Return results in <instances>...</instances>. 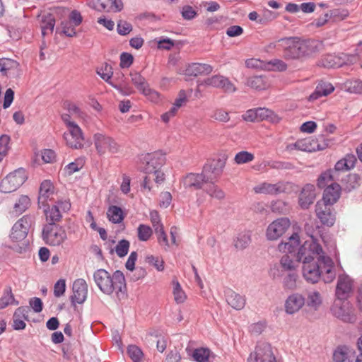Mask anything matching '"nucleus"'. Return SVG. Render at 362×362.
<instances>
[{
  "mask_svg": "<svg viewBox=\"0 0 362 362\" xmlns=\"http://www.w3.org/2000/svg\"><path fill=\"white\" fill-rule=\"evenodd\" d=\"M338 180H339V178L336 177L331 170H328L322 173L318 177L317 186L320 188H324L329 182Z\"/></svg>",
  "mask_w": 362,
  "mask_h": 362,
  "instance_id": "a19ab883",
  "label": "nucleus"
},
{
  "mask_svg": "<svg viewBox=\"0 0 362 362\" xmlns=\"http://www.w3.org/2000/svg\"><path fill=\"white\" fill-rule=\"evenodd\" d=\"M329 144V141L325 139L323 136H319L318 138L312 139L313 148H315V151H322L325 149Z\"/></svg>",
  "mask_w": 362,
  "mask_h": 362,
  "instance_id": "338daca9",
  "label": "nucleus"
},
{
  "mask_svg": "<svg viewBox=\"0 0 362 362\" xmlns=\"http://www.w3.org/2000/svg\"><path fill=\"white\" fill-rule=\"evenodd\" d=\"M30 205V199L26 195H22L19 197L17 202L15 203L12 214L18 216L23 213Z\"/></svg>",
  "mask_w": 362,
  "mask_h": 362,
  "instance_id": "f704fd0d",
  "label": "nucleus"
},
{
  "mask_svg": "<svg viewBox=\"0 0 362 362\" xmlns=\"http://www.w3.org/2000/svg\"><path fill=\"white\" fill-rule=\"evenodd\" d=\"M42 238L45 243L59 246L66 239V233L63 227L57 223H47L42 228Z\"/></svg>",
  "mask_w": 362,
  "mask_h": 362,
  "instance_id": "20e7f679",
  "label": "nucleus"
},
{
  "mask_svg": "<svg viewBox=\"0 0 362 362\" xmlns=\"http://www.w3.org/2000/svg\"><path fill=\"white\" fill-rule=\"evenodd\" d=\"M322 304V298L318 291L310 292L308 295L307 305L315 310H317Z\"/></svg>",
  "mask_w": 362,
  "mask_h": 362,
  "instance_id": "a18cd8bd",
  "label": "nucleus"
},
{
  "mask_svg": "<svg viewBox=\"0 0 362 362\" xmlns=\"http://www.w3.org/2000/svg\"><path fill=\"white\" fill-rule=\"evenodd\" d=\"M316 197L315 187L312 184H306L302 188L299 197L298 204L302 209H308L314 202Z\"/></svg>",
  "mask_w": 362,
  "mask_h": 362,
  "instance_id": "aec40b11",
  "label": "nucleus"
},
{
  "mask_svg": "<svg viewBox=\"0 0 362 362\" xmlns=\"http://www.w3.org/2000/svg\"><path fill=\"white\" fill-rule=\"evenodd\" d=\"M57 207V206L53 205L44 210L47 223H56L61 221L62 216Z\"/></svg>",
  "mask_w": 362,
  "mask_h": 362,
  "instance_id": "e433bc0d",
  "label": "nucleus"
},
{
  "mask_svg": "<svg viewBox=\"0 0 362 362\" xmlns=\"http://www.w3.org/2000/svg\"><path fill=\"white\" fill-rule=\"evenodd\" d=\"M297 262L293 260V259L288 255H284L280 259V264L281 267L286 271L295 270L297 267Z\"/></svg>",
  "mask_w": 362,
  "mask_h": 362,
  "instance_id": "052dcab7",
  "label": "nucleus"
},
{
  "mask_svg": "<svg viewBox=\"0 0 362 362\" xmlns=\"http://www.w3.org/2000/svg\"><path fill=\"white\" fill-rule=\"evenodd\" d=\"M173 295L177 303H182L186 299V295L177 281H173Z\"/></svg>",
  "mask_w": 362,
  "mask_h": 362,
  "instance_id": "e2e57ef3",
  "label": "nucleus"
},
{
  "mask_svg": "<svg viewBox=\"0 0 362 362\" xmlns=\"http://www.w3.org/2000/svg\"><path fill=\"white\" fill-rule=\"evenodd\" d=\"M247 85L255 90H262L267 88L269 83L266 76H254L247 78Z\"/></svg>",
  "mask_w": 362,
  "mask_h": 362,
  "instance_id": "7c9ffc66",
  "label": "nucleus"
},
{
  "mask_svg": "<svg viewBox=\"0 0 362 362\" xmlns=\"http://www.w3.org/2000/svg\"><path fill=\"white\" fill-rule=\"evenodd\" d=\"M209 178L202 173H189L182 180V184L185 189L194 188L199 189L202 188L203 183H208Z\"/></svg>",
  "mask_w": 362,
  "mask_h": 362,
  "instance_id": "5701e85b",
  "label": "nucleus"
},
{
  "mask_svg": "<svg viewBox=\"0 0 362 362\" xmlns=\"http://www.w3.org/2000/svg\"><path fill=\"white\" fill-rule=\"evenodd\" d=\"M108 220L113 223H120L124 218L122 209L117 206H110L107 211Z\"/></svg>",
  "mask_w": 362,
  "mask_h": 362,
  "instance_id": "72a5a7b5",
  "label": "nucleus"
},
{
  "mask_svg": "<svg viewBox=\"0 0 362 362\" xmlns=\"http://www.w3.org/2000/svg\"><path fill=\"white\" fill-rule=\"evenodd\" d=\"M302 270L303 278L309 283L315 284L320 278L324 281L325 270L321 261H305L303 263Z\"/></svg>",
  "mask_w": 362,
  "mask_h": 362,
  "instance_id": "6e6552de",
  "label": "nucleus"
},
{
  "mask_svg": "<svg viewBox=\"0 0 362 362\" xmlns=\"http://www.w3.org/2000/svg\"><path fill=\"white\" fill-rule=\"evenodd\" d=\"M334 90V86L330 83L320 82L316 86L314 92L310 95L308 100L309 101H314L322 96L328 95L333 92Z\"/></svg>",
  "mask_w": 362,
  "mask_h": 362,
  "instance_id": "c85d7f7f",
  "label": "nucleus"
},
{
  "mask_svg": "<svg viewBox=\"0 0 362 362\" xmlns=\"http://www.w3.org/2000/svg\"><path fill=\"white\" fill-rule=\"evenodd\" d=\"M346 90L353 93H362V81L358 79L347 80L344 83Z\"/></svg>",
  "mask_w": 362,
  "mask_h": 362,
  "instance_id": "de8ad7c7",
  "label": "nucleus"
},
{
  "mask_svg": "<svg viewBox=\"0 0 362 362\" xmlns=\"http://www.w3.org/2000/svg\"><path fill=\"white\" fill-rule=\"evenodd\" d=\"M93 142L96 151L100 156L106 153L114 154L119 151L120 146L115 139L103 133H95L93 135Z\"/></svg>",
  "mask_w": 362,
  "mask_h": 362,
  "instance_id": "423d86ee",
  "label": "nucleus"
},
{
  "mask_svg": "<svg viewBox=\"0 0 362 362\" xmlns=\"http://www.w3.org/2000/svg\"><path fill=\"white\" fill-rule=\"evenodd\" d=\"M289 185V182L284 181H279L274 184L264 182L255 186L254 191L257 194L276 195L285 192Z\"/></svg>",
  "mask_w": 362,
  "mask_h": 362,
  "instance_id": "dca6fc26",
  "label": "nucleus"
},
{
  "mask_svg": "<svg viewBox=\"0 0 362 362\" xmlns=\"http://www.w3.org/2000/svg\"><path fill=\"white\" fill-rule=\"evenodd\" d=\"M130 76L132 83L141 93L149 85L146 78L138 72L131 73Z\"/></svg>",
  "mask_w": 362,
  "mask_h": 362,
  "instance_id": "37998d69",
  "label": "nucleus"
},
{
  "mask_svg": "<svg viewBox=\"0 0 362 362\" xmlns=\"http://www.w3.org/2000/svg\"><path fill=\"white\" fill-rule=\"evenodd\" d=\"M299 244V235L297 233H293L291 237H289L287 242H281L279 243L278 245V249L280 252H288L289 253H292L295 251L296 247H297Z\"/></svg>",
  "mask_w": 362,
  "mask_h": 362,
  "instance_id": "2f4dec72",
  "label": "nucleus"
},
{
  "mask_svg": "<svg viewBox=\"0 0 362 362\" xmlns=\"http://www.w3.org/2000/svg\"><path fill=\"white\" fill-rule=\"evenodd\" d=\"M282 48L284 58L286 60L298 59L300 57V38L298 37H284L278 40Z\"/></svg>",
  "mask_w": 362,
  "mask_h": 362,
  "instance_id": "1a4fd4ad",
  "label": "nucleus"
},
{
  "mask_svg": "<svg viewBox=\"0 0 362 362\" xmlns=\"http://www.w3.org/2000/svg\"><path fill=\"white\" fill-rule=\"evenodd\" d=\"M132 30V25L131 23L125 21H119L117 25V33L121 35H127Z\"/></svg>",
  "mask_w": 362,
  "mask_h": 362,
  "instance_id": "774afa93",
  "label": "nucleus"
},
{
  "mask_svg": "<svg viewBox=\"0 0 362 362\" xmlns=\"http://www.w3.org/2000/svg\"><path fill=\"white\" fill-rule=\"evenodd\" d=\"M296 257L297 261L302 262V263L305 261H321L324 264L325 270L324 282L330 283L334 279L336 273L332 259L325 255L321 245L313 237L299 247Z\"/></svg>",
  "mask_w": 362,
  "mask_h": 362,
  "instance_id": "f257e3e1",
  "label": "nucleus"
},
{
  "mask_svg": "<svg viewBox=\"0 0 362 362\" xmlns=\"http://www.w3.org/2000/svg\"><path fill=\"white\" fill-rule=\"evenodd\" d=\"M218 88L222 89L225 93H232L236 91L237 88L228 78L222 76Z\"/></svg>",
  "mask_w": 362,
  "mask_h": 362,
  "instance_id": "680f3d73",
  "label": "nucleus"
},
{
  "mask_svg": "<svg viewBox=\"0 0 362 362\" xmlns=\"http://www.w3.org/2000/svg\"><path fill=\"white\" fill-rule=\"evenodd\" d=\"M165 163V156L162 152L156 151L148 153L143 158L141 170L146 174H153V176H155L154 182L160 184L165 180L164 173L160 170Z\"/></svg>",
  "mask_w": 362,
  "mask_h": 362,
  "instance_id": "7ed1b4c3",
  "label": "nucleus"
},
{
  "mask_svg": "<svg viewBox=\"0 0 362 362\" xmlns=\"http://www.w3.org/2000/svg\"><path fill=\"white\" fill-rule=\"evenodd\" d=\"M130 243L128 240L123 239L118 242L115 247V252L118 257H123L126 256L129 252Z\"/></svg>",
  "mask_w": 362,
  "mask_h": 362,
  "instance_id": "69168bd1",
  "label": "nucleus"
},
{
  "mask_svg": "<svg viewBox=\"0 0 362 362\" xmlns=\"http://www.w3.org/2000/svg\"><path fill=\"white\" fill-rule=\"evenodd\" d=\"M251 238L248 232L242 233L238 234L235 240V247L238 249H245L250 243Z\"/></svg>",
  "mask_w": 362,
  "mask_h": 362,
  "instance_id": "49530a36",
  "label": "nucleus"
},
{
  "mask_svg": "<svg viewBox=\"0 0 362 362\" xmlns=\"http://www.w3.org/2000/svg\"><path fill=\"white\" fill-rule=\"evenodd\" d=\"M331 311L334 316L344 322L354 323L356 320L355 309L347 300L336 299Z\"/></svg>",
  "mask_w": 362,
  "mask_h": 362,
  "instance_id": "39448f33",
  "label": "nucleus"
},
{
  "mask_svg": "<svg viewBox=\"0 0 362 362\" xmlns=\"http://www.w3.org/2000/svg\"><path fill=\"white\" fill-rule=\"evenodd\" d=\"M258 121L269 120L272 122H278L280 118L271 110L264 107H257Z\"/></svg>",
  "mask_w": 362,
  "mask_h": 362,
  "instance_id": "c9c22d12",
  "label": "nucleus"
},
{
  "mask_svg": "<svg viewBox=\"0 0 362 362\" xmlns=\"http://www.w3.org/2000/svg\"><path fill=\"white\" fill-rule=\"evenodd\" d=\"M300 57L310 56L322 48V43L316 40L308 39L301 40L300 38Z\"/></svg>",
  "mask_w": 362,
  "mask_h": 362,
  "instance_id": "393cba45",
  "label": "nucleus"
},
{
  "mask_svg": "<svg viewBox=\"0 0 362 362\" xmlns=\"http://www.w3.org/2000/svg\"><path fill=\"white\" fill-rule=\"evenodd\" d=\"M19 64L13 59L8 58L0 59V72L4 76H7L11 70H16Z\"/></svg>",
  "mask_w": 362,
  "mask_h": 362,
  "instance_id": "ea45409f",
  "label": "nucleus"
},
{
  "mask_svg": "<svg viewBox=\"0 0 362 362\" xmlns=\"http://www.w3.org/2000/svg\"><path fill=\"white\" fill-rule=\"evenodd\" d=\"M27 179L23 168H18L9 173L0 183V191L3 193H10L16 191Z\"/></svg>",
  "mask_w": 362,
  "mask_h": 362,
  "instance_id": "0eeeda50",
  "label": "nucleus"
},
{
  "mask_svg": "<svg viewBox=\"0 0 362 362\" xmlns=\"http://www.w3.org/2000/svg\"><path fill=\"white\" fill-rule=\"evenodd\" d=\"M66 145L72 148L78 149L83 146L84 137L78 125L71 126L64 133Z\"/></svg>",
  "mask_w": 362,
  "mask_h": 362,
  "instance_id": "2eb2a0df",
  "label": "nucleus"
},
{
  "mask_svg": "<svg viewBox=\"0 0 362 362\" xmlns=\"http://www.w3.org/2000/svg\"><path fill=\"white\" fill-rule=\"evenodd\" d=\"M138 238L141 241H147L153 234L152 228L144 224H140L137 228Z\"/></svg>",
  "mask_w": 362,
  "mask_h": 362,
  "instance_id": "6e6d98bb",
  "label": "nucleus"
},
{
  "mask_svg": "<svg viewBox=\"0 0 362 362\" xmlns=\"http://www.w3.org/2000/svg\"><path fill=\"white\" fill-rule=\"evenodd\" d=\"M210 117L216 121L224 123L230 120L229 113L221 108L214 110L210 115Z\"/></svg>",
  "mask_w": 362,
  "mask_h": 362,
  "instance_id": "864d4df0",
  "label": "nucleus"
},
{
  "mask_svg": "<svg viewBox=\"0 0 362 362\" xmlns=\"http://www.w3.org/2000/svg\"><path fill=\"white\" fill-rule=\"evenodd\" d=\"M33 217L31 216H24L19 219L13 226L10 238L13 242H23V246L27 245L25 239L27 237L28 230L33 223Z\"/></svg>",
  "mask_w": 362,
  "mask_h": 362,
  "instance_id": "9d476101",
  "label": "nucleus"
},
{
  "mask_svg": "<svg viewBox=\"0 0 362 362\" xmlns=\"http://www.w3.org/2000/svg\"><path fill=\"white\" fill-rule=\"evenodd\" d=\"M291 222L288 218H279L271 223L266 232V235L269 240H276L281 237L289 228Z\"/></svg>",
  "mask_w": 362,
  "mask_h": 362,
  "instance_id": "f8f14e48",
  "label": "nucleus"
},
{
  "mask_svg": "<svg viewBox=\"0 0 362 362\" xmlns=\"http://www.w3.org/2000/svg\"><path fill=\"white\" fill-rule=\"evenodd\" d=\"M213 71V67L208 64L192 63L185 69V74L189 76L208 75Z\"/></svg>",
  "mask_w": 362,
  "mask_h": 362,
  "instance_id": "cd10ccee",
  "label": "nucleus"
},
{
  "mask_svg": "<svg viewBox=\"0 0 362 362\" xmlns=\"http://www.w3.org/2000/svg\"><path fill=\"white\" fill-rule=\"evenodd\" d=\"M225 296L228 304L236 310L243 309L245 305L246 300L245 296L235 293L230 288L225 291Z\"/></svg>",
  "mask_w": 362,
  "mask_h": 362,
  "instance_id": "a878e982",
  "label": "nucleus"
},
{
  "mask_svg": "<svg viewBox=\"0 0 362 362\" xmlns=\"http://www.w3.org/2000/svg\"><path fill=\"white\" fill-rule=\"evenodd\" d=\"M298 275L295 272H291L283 280V286L285 289L295 290L297 288L296 281Z\"/></svg>",
  "mask_w": 362,
  "mask_h": 362,
  "instance_id": "5fc2aeb1",
  "label": "nucleus"
},
{
  "mask_svg": "<svg viewBox=\"0 0 362 362\" xmlns=\"http://www.w3.org/2000/svg\"><path fill=\"white\" fill-rule=\"evenodd\" d=\"M210 355V350L206 348H199L194 350L192 357L197 362H207Z\"/></svg>",
  "mask_w": 362,
  "mask_h": 362,
  "instance_id": "603ef678",
  "label": "nucleus"
},
{
  "mask_svg": "<svg viewBox=\"0 0 362 362\" xmlns=\"http://www.w3.org/2000/svg\"><path fill=\"white\" fill-rule=\"evenodd\" d=\"M93 279L98 288L105 295L115 293L118 299L124 298L127 293V284L124 274L115 271L110 274L104 269H99L93 274Z\"/></svg>",
  "mask_w": 362,
  "mask_h": 362,
  "instance_id": "f03ea898",
  "label": "nucleus"
},
{
  "mask_svg": "<svg viewBox=\"0 0 362 362\" xmlns=\"http://www.w3.org/2000/svg\"><path fill=\"white\" fill-rule=\"evenodd\" d=\"M353 56L341 53L339 54H329L325 55L320 60V64L325 68L337 69L344 65L352 63Z\"/></svg>",
  "mask_w": 362,
  "mask_h": 362,
  "instance_id": "ddd939ff",
  "label": "nucleus"
},
{
  "mask_svg": "<svg viewBox=\"0 0 362 362\" xmlns=\"http://www.w3.org/2000/svg\"><path fill=\"white\" fill-rule=\"evenodd\" d=\"M209 185L204 188V192L211 198L221 200L225 197V192L216 185L214 181L209 182Z\"/></svg>",
  "mask_w": 362,
  "mask_h": 362,
  "instance_id": "58836bf2",
  "label": "nucleus"
},
{
  "mask_svg": "<svg viewBox=\"0 0 362 362\" xmlns=\"http://www.w3.org/2000/svg\"><path fill=\"white\" fill-rule=\"evenodd\" d=\"M73 295L71 297L72 303H83L88 294V285L86 281L83 279H76L73 284Z\"/></svg>",
  "mask_w": 362,
  "mask_h": 362,
  "instance_id": "412c9836",
  "label": "nucleus"
},
{
  "mask_svg": "<svg viewBox=\"0 0 362 362\" xmlns=\"http://www.w3.org/2000/svg\"><path fill=\"white\" fill-rule=\"evenodd\" d=\"M96 72L107 83L110 82V78L113 76L112 67L107 63H105L100 68H98Z\"/></svg>",
  "mask_w": 362,
  "mask_h": 362,
  "instance_id": "c03bdc74",
  "label": "nucleus"
},
{
  "mask_svg": "<svg viewBox=\"0 0 362 362\" xmlns=\"http://www.w3.org/2000/svg\"><path fill=\"white\" fill-rule=\"evenodd\" d=\"M354 291V281L347 274H340L336 286L337 299L347 300Z\"/></svg>",
  "mask_w": 362,
  "mask_h": 362,
  "instance_id": "4468645a",
  "label": "nucleus"
},
{
  "mask_svg": "<svg viewBox=\"0 0 362 362\" xmlns=\"http://www.w3.org/2000/svg\"><path fill=\"white\" fill-rule=\"evenodd\" d=\"M112 76L113 79L110 78V82H109L108 84L117 90L121 94L128 95L133 92L132 88L129 85L127 78L122 71H116L115 75Z\"/></svg>",
  "mask_w": 362,
  "mask_h": 362,
  "instance_id": "6ab92c4d",
  "label": "nucleus"
},
{
  "mask_svg": "<svg viewBox=\"0 0 362 362\" xmlns=\"http://www.w3.org/2000/svg\"><path fill=\"white\" fill-rule=\"evenodd\" d=\"M341 187L337 182H332L327 188L325 189L322 200L319 202L332 206L340 197Z\"/></svg>",
  "mask_w": 362,
  "mask_h": 362,
  "instance_id": "b1692460",
  "label": "nucleus"
},
{
  "mask_svg": "<svg viewBox=\"0 0 362 362\" xmlns=\"http://www.w3.org/2000/svg\"><path fill=\"white\" fill-rule=\"evenodd\" d=\"M11 138L7 134H2L0 136V162H1L4 158L7 155L9 149V142Z\"/></svg>",
  "mask_w": 362,
  "mask_h": 362,
  "instance_id": "bf43d9fd",
  "label": "nucleus"
},
{
  "mask_svg": "<svg viewBox=\"0 0 362 362\" xmlns=\"http://www.w3.org/2000/svg\"><path fill=\"white\" fill-rule=\"evenodd\" d=\"M305 298L299 293H293L289 295L285 300V312L288 315L298 313L305 305Z\"/></svg>",
  "mask_w": 362,
  "mask_h": 362,
  "instance_id": "a211bd4d",
  "label": "nucleus"
},
{
  "mask_svg": "<svg viewBox=\"0 0 362 362\" xmlns=\"http://www.w3.org/2000/svg\"><path fill=\"white\" fill-rule=\"evenodd\" d=\"M315 213L322 225L331 227L334 224L336 218L332 206L317 202Z\"/></svg>",
  "mask_w": 362,
  "mask_h": 362,
  "instance_id": "f3484780",
  "label": "nucleus"
},
{
  "mask_svg": "<svg viewBox=\"0 0 362 362\" xmlns=\"http://www.w3.org/2000/svg\"><path fill=\"white\" fill-rule=\"evenodd\" d=\"M15 303L18 304V302H15L14 296L12 293L11 287H7L4 292L3 296L0 298V310L4 309L8 305Z\"/></svg>",
  "mask_w": 362,
  "mask_h": 362,
  "instance_id": "79ce46f5",
  "label": "nucleus"
},
{
  "mask_svg": "<svg viewBox=\"0 0 362 362\" xmlns=\"http://www.w3.org/2000/svg\"><path fill=\"white\" fill-rule=\"evenodd\" d=\"M54 193V186L49 180H44L40 187L38 203L45 206L46 203Z\"/></svg>",
  "mask_w": 362,
  "mask_h": 362,
  "instance_id": "c756f323",
  "label": "nucleus"
},
{
  "mask_svg": "<svg viewBox=\"0 0 362 362\" xmlns=\"http://www.w3.org/2000/svg\"><path fill=\"white\" fill-rule=\"evenodd\" d=\"M84 160L82 158H78L74 161L69 163L64 168V171L69 175L80 170L84 165Z\"/></svg>",
  "mask_w": 362,
  "mask_h": 362,
  "instance_id": "8fccbe9b",
  "label": "nucleus"
},
{
  "mask_svg": "<svg viewBox=\"0 0 362 362\" xmlns=\"http://www.w3.org/2000/svg\"><path fill=\"white\" fill-rule=\"evenodd\" d=\"M351 352L346 346L338 347L333 354V360L334 362H344L349 358V354Z\"/></svg>",
  "mask_w": 362,
  "mask_h": 362,
  "instance_id": "09e8293b",
  "label": "nucleus"
},
{
  "mask_svg": "<svg viewBox=\"0 0 362 362\" xmlns=\"http://www.w3.org/2000/svg\"><path fill=\"white\" fill-rule=\"evenodd\" d=\"M155 233L157 236V240L158 244L163 247L165 250H168L170 247V243L168 239V236L164 230V228H156Z\"/></svg>",
  "mask_w": 362,
  "mask_h": 362,
  "instance_id": "4d7b16f0",
  "label": "nucleus"
},
{
  "mask_svg": "<svg viewBox=\"0 0 362 362\" xmlns=\"http://www.w3.org/2000/svg\"><path fill=\"white\" fill-rule=\"evenodd\" d=\"M127 354L134 362H140L144 356L141 349L136 345L128 346Z\"/></svg>",
  "mask_w": 362,
  "mask_h": 362,
  "instance_id": "13d9d810",
  "label": "nucleus"
},
{
  "mask_svg": "<svg viewBox=\"0 0 362 362\" xmlns=\"http://www.w3.org/2000/svg\"><path fill=\"white\" fill-rule=\"evenodd\" d=\"M55 25V18L51 13H47L42 16L40 27L42 35L45 36L52 34Z\"/></svg>",
  "mask_w": 362,
  "mask_h": 362,
  "instance_id": "473e14b6",
  "label": "nucleus"
},
{
  "mask_svg": "<svg viewBox=\"0 0 362 362\" xmlns=\"http://www.w3.org/2000/svg\"><path fill=\"white\" fill-rule=\"evenodd\" d=\"M29 309L27 307H19L13 316V328L15 330H23L25 328V320L28 318Z\"/></svg>",
  "mask_w": 362,
  "mask_h": 362,
  "instance_id": "bb28decb",
  "label": "nucleus"
},
{
  "mask_svg": "<svg viewBox=\"0 0 362 362\" xmlns=\"http://www.w3.org/2000/svg\"><path fill=\"white\" fill-rule=\"evenodd\" d=\"M141 93L153 103H158L162 100L161 95L156 90L151 88L149 85L143 90Z\"/></svg>",
  "mask_w": 362,
  "mask_h": 362,
  "instance_id": "3c124183",
  "label": "nucleus"
},
{
  "mask_svg": "<svg viewBox=\"0 0 362 362\" xmlns=\"http://www.w3.org/2000/svg\"><path fill=\"white\" fill-rule=\"evenodd\" d=\"M288 148L291 150L296 149L302 151L313 152L315 148H313L312 139L298 140L294 144H290Z\"/></svg>",
  "mask_w": 362,
  "mask_h": 362,
  "instance_id": "4c0bfd02",
  "label": "nucleus"
},
{
  "mask_svg": "<svg viewBox=\"0 0 362 362\" xmlns=\"http://www.w3.org/2000/svg\"><path fill=\"white\" fill-rule=\"evenodd\" d=\"M225 162L221 159L206 163L203 168V174L209 178V182L215 181L222 173Z\"/></svg>",
  "mask_w": 362,
  "mask_h": 362,
  "instance_id": "4be33fe9",
  "label": "nucleus"
},
{
  "mask_svg": "<svg viewBox=\"0 0 362 362\" xmlns=\"http://www.w3.org/2000/svg\"><path fill=\"white\" fill-rule=\"evenodd\" d=\"M270 344L260 343L257 345L255 351L251 353L247 362H276Z\"/></svg>",
  "mask_w": 362,
  "mask_h": 362,
  "instance_id": "9b49d317",
  "label": "nucleus"
},
{
  "mask_svg": "<svg viewBox=\"0 0 362 362\" xmlns=\"http://www.w3.org/2000/svg\"><path fill=\"white\" fill-rule=\"evenodd\" d=\"M254 158H255V156L252 153H251L248 151H242L238 152L235 155L234 160H235V163H237L238 165H241V164L249 163V162L253 160Z\"/></svg>",
  "mask_w": 362,
  "mask_h": 362,
  "instance_id": "0e129e2a",
  "label": "nucleus"
}]
</instances>
